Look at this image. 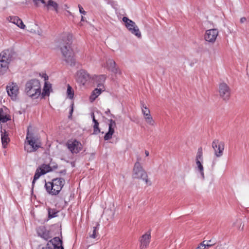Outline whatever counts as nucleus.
Masks as SVG:
<instances>
[{
	"label": "nucleus",
	"instance_id": "obj_1",
	"mask_svg": "<svg viewBox=\"0 0 249 249\" xmlns=\"http://www.w3.org/2000/svg\"><path fill=\"white\" fill-rule=\"evenodd\" d=\"M71 35H65L63 37L62 42L60 44V49L62 54L64 60L68 65L73 66L75 65V60L74 58L73 53L71 48Z\"/></svg>",
	"mask_w": 249,
	"mask_h": 249
},
{
	"label": "nucleus",
	"instance_id": "obj_2",
	"mask_svg": "<svg viewBox=\"0 0 249 249\" xmlns=\"http://www.w3.org/2000/svg\"><path fill=\"white\" fill-rule=\"evenodd\" d=\"M15 54V52L12 49L5 50L0 53V75H3L7 71Z\"/></svg>",
	"mask_w": 249,
	"mask_h": 249
},
{
	"label": "nucleus",
	"instance_id": "obj_3",
	"mask_svg": "<svg viewBox=\"0 0 249 249\" xmlns=\"http://www.w3.org/2000/svg\"><path fill=\"white\" fill-rule=\"evenodd\" d=\"M41 145L40 138L35 134L30 133L29 128H28L26 141L25 142V150L28 153L34 152L41 147Z\"/></svg>",
	"mask_w": 249,
	"mask_h": 249
},
{
	"label": "nucleus",
	"instance_id": "obj_4",
	"mask_svg": "<svg viewBox=\"0 0 249 249\" xmlns=\"http://www.w3.org/2000/svg\"><path fill=\"white\" fill-rule=\"evenodd\" d=\"M25 93L32 99H37L41 94V85L38 80L33 79L28 81L25 86Z\"/></svg>",
	"mask_w": 249,
	"mask_h": 249
},
{
	"label": "nucleus",
	"instance_id": "obj_5",
	"mask_svg": "<svg viewBox=\"0 0 249 249\" xmlns=\"http://www.w3.org/2000/svg\"><path fill=\"white\" fill-rule=\"evenodd\" d=\"M65 183L62 178L53 179L52 181L45 183V188L47 192L50 195L56 196L62 190Z\"/></svg>",
	"mask_w": 249,
	"mask_h": 249
},
{
	"label": "nucleus",
	"instance_id": "obj_6",
	"mask_svg": "<svg viewBox=\"0 0 249 249\" xmlns=\"http://www.w3.org/2000/svg\"><path fill=\"white\" fill-rule=\"evenodd\" d=\"M132 177L134 178L141 179L145 181L148 185H151L150 181L148 179V176L146 172L139 162H136L133 169Z\"/></svg>",
	"mask_w": 249,
	"mask_h": 249
},
{
	"label": "nucleus",
	"instance_id": "obj_7",
	"mask_svg": "<svg viewBox=\"0 0 249 249\" xmlns=\"http://www.w3.org/2000/svg\"><path fill=\"white\" fill-rule=\"evenodd\" d=\"M122 20L125 23L126 27L132 34H134L138 38L141 37V32L138 27L133 21L129 19L126 17H123Z\"/></svg>",
	"mask_w": 249,
	"mask_h": 249
},
{
	"label": "nucleus",
	"instance_id": "obj_8",
	"mask_svg": "<svg viewBox=\"0 0 249 249\" xmlns=\"http://www.w3.org/2000/svg\"><path fill=\"white\" fill-rule=\"evenodd\" d=\"M38 249H64L62 241L59 237H55L49 240L45 246H39Z\"/></svg>",
	"mask_w": 249,
	"mask_h": 249
},
{
	"label": "nucleus",
	"instance_id": "obj_9",
	"mask_svg": "<svg viewBox=\"0 0 249 249\" xmlns=\"http://www.w3.org/2000/svg\"><path fill=\"white\" fill-rule=\"evenodd\" d=\"M212 147L216 157L220 158L222 156L225 148V143L223 142L214 139L212 143Z\"/></svg>",
	"mask_w": 249,
	"mask_h": 249
},
{
	"label": "nucleus",
	"instance_id": "obj_10",
	"mask_svg": "<svg viewBox=\"0 0 249 249\" xmlns=\"http://www.w3.org/2000/svg\"><path fill=\"white\" fill-rule=\"evenodd\" d=\"M66 145L68 149L72 154H77L79 153L83 148L82 143L76 140H69Z\"/></svg>",
	"mask_w": 249,
	"mask_h": 249
},
{
	"label": "nucleus",
	"instance_id": "obj_11",
	"mask_svg": "<svg viewBox=\"0 0 249 249\" xmlns=\"http://www.w3.org/2000/svg\"><path fill=\"white\" fill-rule=\"evenodd\" d=\"M220 96L225 101H228L231 96V89L225 83H222L219 86Z\"/></svg>",
	"mask_w": 249,
	"mask_h": 249
},
{
	"label": "nucleus",
	"instance_id": "obj_12",
	"mask_svg": "<svg viewBox=\"0 0 249 249\" xmlns=\"http://www.w3.org/2000/svg\"><path fill=\"white\" fill-rule=\"evenodd\" d=\"M6 90L8 95L11 97V99L15 100L19 93V88L18 85L15 83L9 84L6 87Z\"/></svg>",
	"mask_w": 249,
	"mask_h": 249
},
{
	"label": "nucleus",
	"instance_id": "obj_13",
	"mask_svg": "<svg viewBox=\"0 0 249 249\" xmlns=\"http://www.w3.org/2000/svg\"><path fill=\"white\" fill-rule=\"evenodd\" d=\"M218 31L216 29L208 30L204 35V39L206 41L213 43L218 35Z\"/></svg>",
	"mask_w": 249,
	"mask_h": 249
},
{
	"label": "nucleus",
	"instance_id": "obj_14",
	"mask_svg": "<svg viewBox=\"0 0 249 249\" xmlns=\"http://www.w3.org/2000/svg\"><path fill=\"white\" fill-rule=\"evenodd\" d=\"M104 67L115 74H121V70L117 67L115 62L112 59H108Z\"/></svg>",
	"mask_w": 249,
	"mask_h": 249
},
{
	"label": "nucleus",
	"instance_id": "obj_15",
	"mask_svg": "<svg viewBox=\"0 0 249 249\" xmlns=\"http://www.w3.org/2000/svg\"><path fill=\"white\" fill-rule=\"evenodd\" d=\"M89 78V75L84 70H80L77 72L76 80L78 82L84 85Z\"/></svg>",
	"mask_w": 249,
	"mask_h": 249
},
{
	"label": "nucleus",
	"instance_id": "obj_16",
	"mask_svg": "<svg viewBox=\"0 0 249 249\" xmlns=\"http://www.w3.org/2000/svg\"><path fill=\"white\" fill-rule=\"evenodd\" d=\"M48 11H54L56 13L58 12L59 5L57 3L53 0H49L44 5Z\"/></svg>",
	"mask_w": 249,
	"mask_h": 249
},
{
	"label": "nucleus",
	"instance_id": "obj_17",
	"mask_svg": "<svg viewBox=\"0 0 249 249\" xmlns=\"http://www.w3.org/2000/svg\"><path fill=\"white\" fill-rule=\"evenodd\" d=\"M105 90V88L104 86H103L102 85L99 84V87H97L95 89H94L89 97L90 101L92 102H93L96 98L98 97V96L102 93V92L104 91Z\"/></svg>",
	"mask_w": 249,
	"mask_h": 249
},
{
	"label": "nucleus",
	"instance_id": "obj_18",
	"mask_svg": "<svg viewBox=\"0 0 249 249\" xmlns=\"http://www.w3.org/2000/svg\"><path fill=\"white\" fill-rule=\"evenodd\" d=\"M37 232L38 236L46 240H48L52 237L49 231H47L44 227H39L37 229Z\"/></svg>",
	"mask_w": 249,
	"mask_h": 249
},
{
	"label": "nucleus",
	"instance_id": "obj_19",
	"mask_svg": "<svg viewBox=\"0 0 249 249\" xmlns=\"http://www.w3.org/2000/svg\"><path fill=\"white\" fill-rule=\"evenodd\" d=\"M150 237L151 235L150 233H145L142 235L140 240L141 249L145 248L148 246L150 243Z\"/></svg>",
	"mask_w": 249,
	"mask_h": 249
},
{
	"label": "nucleus",
	"instance_id": "obj_20",
	"mask_svg": "<svg viewBox=\"0 0 249 249\" xmlns=\"http://www.w3.org/2000/svg\"><path fill=\"white\" fill-rule=\"evenodd\" d=\"M10 21L16 24L21 29H24L25 25L23 24L22 20L18 17H10Z\"/></svg>",
	"mask_w": 249,
	"mask_h": 249
},
{
	"label": "nucleus",
	"instance_id": "obj_21",
	"mask_svg": "<svg viewBox=\"0 0 249 249\" xmlns=\"http://www.w3.org/2000/svg\"><path fill=\"white\" fill-rule=\"evenodd\" d=\"M1 139L2 145L3 147L5 148L10 142L8 134L5 130H3V131L2 130H1Z\"/></svg>",
	"mask_w": 249,
	"mask_h": 249
},
{
	"label": "nucleus",
	"instance_id": "obj_22",
	"mask_svg": "<svg viewBox=\"0 0 249 249\" xmlns=\"http://www.w3.org/2000/svg\"><path fill=\"white\" fill-rule=\"evenodd\" d=\"M106 79V76L102 74L100 75H96L94 77V82L97 84V87H99V84L104 86V83Z\"/></svg>",
	"mask_w": 249,
	"mask_h": 249
},
{
	"label": "nucleus",
	"instance_id": "obj_23",
	"mask_svg": "<svg viewBox=\"0 0 249 249\" xmlns=\"http://www.w3.org/2000/svg\"><path fill=\"white\" fill-rule=\"evenodd\" d=\"M92 121L94 123L93 127V135H97L100 132V129L99 127V123L97 120L95 119L94 113H92L91 114Z\"/></svg>",
	"mask_w": 249,
	"mask_h": 249
},
{
	"label": "nucleus",
	"instance_id": "obj_24",
	"mask_svg": "<svg viewBox=\"0 0 249 249\" xmlns=\"http://www.w3.org/2000/svg\"><path fill=\"white\" fill-rule=\"evenodd\" d=\"M44 174H45V172L41 171L40 169H39L38 168H37V169L36 170L35 174L34 175V177L33 180L32 181V186H33L34 185L35 181L37 179H38L41 175H43Z\"/></svg>",
	"mask_w": 249,
	"mask_h": 249
},
{
	"label": "nucleus",
	"instance_id": "obj_25",
	"mask_svg": "<svg viewBox=\"0 0 249 249\" xmlns=\"http://www.w3.org/2000/svg\"><path fill=\"white\" fill-rule=\"evenodd\" d=\"M48 218L50 219L57 216V213L59 212L55 209L48 208Z\"/></svg>",
	"mask_w": 249,
	"mask_h": 249
},
{
	"label": "nucleus",
	"instance_id": "obj_26",
	"mask_svg": "<svg viewBox=\"0 0 249 249\" xmlns=\"http://www.w3.org/2000/svg\"><path fill=\"white\" fill-rule=\"evenodd\" d=\"M51 88V85L48 84L47 82H45L43 88V92L42 93V95L43 96L49 95L50 94L49 90Z\"/></svg>",
	"mask_w": 249,
	"mask_h": 249
},
{
	"label": "nucleus",
	"instance_id": "obj_27",
	"mask_svg": "<svg viewBox=\"0 0 249 249\" xmlns=\"http://www.w3.org/2000/svg\"><path fill=\"white\" fill-rule=\"evenodd\" d=\"M196 164L197 165V169L200 173L202 178H204V168L200 160H197L196 161Z\"/></svg>",
	"mask_w": 249,
	"mask_h": 249
},
{
	"label": "nucleus",
	"instance_id": "obj_28",
	"mask_svg": "<svg viewBox=\"0 0 249 249\" xmlns=\"http://www.w3.org/2000/svg\"><path fill=\"white\" fill-rule=\"evenodd\" d=\"M109 123L108 124V132H110L113 134L114 133V128L116 127V123L115 122L110 119L109 120Z\"/></svg>",
	"mask_w": 249,
	"mask_h": 249
},
{
	"label": "nucleus",
	"instance_id": "obj_29",
	"mask_svg": "<svg viewBox=\"0 0 249 249\" xmlns=\"http://www.w3.org/2000/svg\"><path fill=\"white\" fill-rule=\"evenodd\" d=\"M10 120L9 116L4 115L2 109L0 110V122L2 123H6Z\"/></svg>",
	"mask_w": 249,
	"mask_h": 249
},
{
	"label": "nucleus",
	"instance_id": "obj_30",
	"mask_svg": "<svg viewBox=\"0 0 249 249\" xmlns=\"http://www.w3.org/2000/svg\"><path fill=\"white\" fill-rule=\"evenodd\" d=\"M38 168L40 169L41 171L45 172V174L52 171L51 167L49 164H43Z\"/></svg>",
	"mask_w": 249,
	"mask_h": 249
},
{
	"label": "nucleus",
	"instance_id": "obj_31",
	"mask_svg": "<svg viewBox=\"0 0 249 249\" xmlns=\"http://www.w3.org/2000/svg\"><path fill=\"white\" fill-rule=\"evenodd\" d=\"M98 228L97 226H94L92 228V233H89V237L91 238H95L98 234Z\"/></svg>",
	"mask_w": 249,
	"mask_h": 249
},
{
	"label": "nucleus",
	"instance_id": "obj_32",
	"mask_svg": "<svg viewBox=\"0 0 249 249\" xmlns=\"http://www.w3.org/2000/svg\"><path fill=\"white\" fill-rule=\"evenodd\" d=\"M203 160V152L202 147H199L198 149L197 152L196 154V160Z\"/></svg>",
	"mask_w": 249,
	"mask_h": 249
},
{
	"label": "nucleus",
	"instance_id": "obj_33",
	"mask_svg": "<svg viewBox=\"0 0 249 249\" xmlns=\"http://www.w3.org/2000/svg\"><path fill=\"white\" fill-rule=\"evenodd\" d=\"M67 93L68 97L70 99H72L74 95V92L71 88V87L70 86V85H68L67 86Z\"/></svg>",
	"mask_w": 249,
	"mask_h": 249
},
{
	"label": "nucleus",
	"instance_id": "obj_34",
	"mask_svg": "<svg viewBox=\"0 0 249 249\" xmlns=\"http://www.w3.org/2000/svg\"><path fill=\"white\" fill-rule=\"evenodd\" d=\"M143 115L144 116V119H147V118H150L152 117L150 110H143Z\"/></svg>",
	"mask_w": 249,
	"mask_h": 249
},
{
	"label": "nucleus",
	"instance_id": "obj_35",
	"mask_svg": "<svg viewBox=\"0 0 249 249\" xmlns=\"http://www.w3.org/2000/svg\"><path fill=\"white\" fill-rule=\"evenodd\" d=\"M145 121L148 124L151 126H155V122L153 119L152 117L150 118H147V119H145Z\"/></svg>",
	"mask_w": 249,
	"mask_h": 249
},
{
	"label": "nucleus",
	"instance_id": "obj_36",
	"mask_svg": "<svg viewBox=\"0 0 249 249\" xmlns=\"http://www.w3.org/2000/svg\"><path fill=\"white\" fill-rule=\"evenodd\" d=\"M112 135L113 134L107 132L104 136V140L105 141L110 140L112 138Z\"/></svg>",
	"mask_w": 249,
	"mask_h": 249
},
{
	"label": "nucleus",
	"instance_id": "obj_37",
	"mask_svg": "<svg viewBox=\"0 0 249 249\" xmlns=\"http://www.w3.org/2000/svg\"><path fill=\"white\" fill-rule=\"evenodd\" d=\"M35 5L38 7L39 6V2H40L42 3H43L44 5L45 3V1L44 0H33Z\"/></svg>",
	"mask_w": 249,
	"mask_h": 249
},
{
	"label": "nucleus",
	"instance_id": "obj_38",
	"mask_svg": "<svg viewBox=\"0 0 249 249\" xmlns=\"http://www.w3.org/2000/svg\"><path fill=\"white\" fill-rule=\"evenodd\" d=\"M141 108H142V113H143V110H149L146 107V105L144 104V102H141Z\"/></svg>",
	"mask_w": 249,
	"mask_h": 249
},
{
	"label": "nucleus",
	"instance_id": "obj_39",
	"mask_svg": "<svg viewBox=\"0 0 249 249\" xmlns=\"http://www.w3.org/2000/svg\"><path fill=\"white\" fill-rule=\"evenodd\" d=\"M206 241H204L203 243L200 244L196 248V249H205L206 247L205 244L204 243Z\"/></svg>",
	"mask_w": 249,
	"mask_h": 249
},
{
	"label": "nucleus",
	"instance_id": "obj_40",
	"mask_svg": "<svg viewBox=\"0 0 249 249\" xmlns=\"http://www.w3.org/2000/svg\"><path fill=\"white\" fill-rule=\"evenodd\" d=\"M215 244V243L213 242L211 240L207 241V243L205 244L206 246L208 247H212Z\"/></svg>",
	"mask_w": 249,
	"mask_h": 249
},
{
	"label": "nucleus",
	"instance_id": "obj_41",
	"mask_svg": "<svg viewBox=\"0 0 249 249\" xmlns=\"http://www.w3.org/2000/svg\"><path fill=\"white\" fill-rule=\"evenodd\" d=\"M78 8H79V12L81 14H83L84 15L86 14V12L84 10V9H83V7H82L81 5L79 4L78 5Z\"/></svg>",
	"mask_w": 249,
	"mask_h": 249
},
{
	"label": "nucleus",
	"instance_id": "obj_42",
	"mask_svg": "<svg viewBox=\"0 0 249 249\" xmlns=\"http://www.w3.org/2000/svg\"><path fill=\"white\" fill-rule=\"evenodd\" d=\"M246 20H247V19L246 18L243 17L240 18V21L241 23H243L245 22L246 21Z\"/></svg>",
	"mask_w": 249,
	"mask_h": 249
},
{
	"label": "nucleus",
	"instance_id": "obj_43",
	"mask_svg": "<svg viewBox=\"0 0 249 249\" xmlns=\"http://www.w3.org/2000/svg\"><path fill=\"white\" fill-rule=\"evenodd\" d=\"M73 105H72V106H71V108L70 111V116H69V117H70V116H71L72 115V113L73 112Z\"/></svg>",
	"mask_w": 249,
	"mask_h": 249
},
{
	"label": "nucleus",
	"instance_id": "obj_44",
	"mask_svg": "<svg viewBox=\"0 0 249 249\" xmlns=\"http://www.w3.org/2000/svg\"><path fill=\"white\" fill-rule=\"evenodd\" d=\"M141 160V158L140 156H138L136 162H139V163H140V161Z\"/></svg>",
	"mask_w": 249,
	"mask_h": 249
},
{
	"label": "nucleus",
	"instance_id": "obj_45",
	"mask_svg": "<svg viewBox=\"0 0 249 249\" xmlns=\"http://www.w3.org/2000/svg\"><path fill=\"white\" fill-rule=\"evenodd\" d=\"M110 110L109 109H107V110L105 112V113L107 114V115H108L109 114H110Z\"/></svg>",
	"mask_w": 249,
	"mask_h": 249
},
{
	"label": "nucleus",
	"instance_id": "obj_46",
	"mask_svg": "<svg viewBox=\"0 0 249 249\" xmlns=\"http://www.w3.org/2000/svg\"><path fill=\"white\" fill-rule=\"evenodd\" d=\"M145 154L146 156H148L149 155V152L148 151L145 150Z\"/></svg>",
	"mask_w": 249,
	"mask_h": 249
},
{
	"label": "nucleus",
	"instance_id": "obj_47",
	"mask_svg": "<svg viewBox=\"0 0 249 249\" xmlns=\"http://www.w3.org/2000/svg\"><path fill=\"white\" fill-rule=\"evenodd\" d=\"M82 21H84V17L83 16H81V20Z\"/></svg>",
	"mask_w": 249,
	"mask_h": 249
},
{
	"label": "nucleus",
	"instance_id": "obj_48",
	"mask_svg": "<svg viewBox=\"0 0 249 249\" xmlns=\"http://www.w3.org/2000/svg\"><path fill=\"white\" fill-rule=\"evenodd\" d=\"M219 246H217L215 248V249H219Z\"/></svg>",
	"mask_w": 249,
	"mask_h": 249
},
{
	"label": "nucleus",
	"instance_id": "obj_49",
	"mask_svg": "<svg viewBox=\"0 0 249 249\" xmlns=\"http://www.w3.org/2000/svg\"><path fill=\"white\" fill-rule=\"evenodd\" d=\"M111 116L113 117H114V115L113 114H111Z\"/></svg>",
	"mask_w": 249,
	"mask_h": 249
},
{
	"label": "nucleus",
	"instance_id": "obj_50",
	"mask_svg": "<svg viewBox=\"0 0 249 249\" xmlns=\"http://www.w3.org/2000/svg\"><path fill=\"white\" fill-rule=\"evenodd\" d=\"M243 229V226L242 227L241 230H242Z\"/></svg>",
	"mask_w": 249,
	"mask_h": 249
},
{
	"label": "nucleus",
	"instance_id": "obj_51",
	"mask_svg": "<svg viewBox=\"0 0 249 249\" xmlns=\"http://www.w3.org/2000/svg\"><path fill=\"white\" fill-rule=\"evenodd\" d=\"M68 13H69V14H71V12L69 11H68Z\"/></svg>",
	"mask_w": 249,
	"mask_h": 249
},
{
	"label": "nucleus",
	"instance_id": "obj_52",
	"mask_svg": "<svg viewBox=\"0 0 249 249\" xmlns=\"http://www.w3.org/2000/svg\"><path fill=\"white\" fill-rule=\"evenodd\" d=\"M65 6L66 7H67V5H65Z\"/></svg>",
	"mask_w": 249,
	"mask_h": 249
},
{
	"label": "nucleus",
	"instance_id": "obj_53",
	"mask_svg": "<svg viewBox=\"0 0 249 249\" xmlns=\"http://www.w3.org/2000/svg\"><path fill=\"white\" fill-rule=\"evenodd\" d=\"M54 167L55 168H57V166H56Z\"/></svg>",
	"mask_w": 249,
	"mask_h": 249
}]
</instances>
